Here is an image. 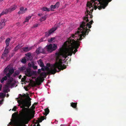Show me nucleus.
<instances>
[{
  "label": "nucleus",
  "mask_w": 126,
  "mask_h": 126,
  "mask_svg": "<svg viewBox=\"0 0 126 126\" xmlns=\"http://www.w3.org/2000/svg\"><path fill=\"white\" fill-rule=\"evenodd\" d=\"M87 26L86 29H87L86 32H85L84 29H82L80 27L78 28V30L74 34L72 35L71 37L68 38L67 40L65 42L63 45V47H61L59 48L58 52L55 53V55H72L73 53L75 54V53L78 51L77 48L79 47V43L80 42L78 41H75L72 38H76L77 40L81 41L83 38L82 37H85L86 35H88L89 32L91 31L90 29H88ZM86 27H83L85 29ZM85 29H86V28Z\"/></svg>",
  "instance_id": "f257e3e1"
},
{
  "label": "nucleus",
  "mask_w": 126,
  "mask_h": 126,
  "mask_svg": "<svg viewBox=\"0 0 126 126\" xmlns=\"http://www.w3.org/2000/svg\"><path fill=\"white\" fill-rule=\"evenodd\" d=\"M61 56H55L56 58L57 62L52 65L50 69H49L47 66L44 67L46 70L47 71V74H54L57 72H59L61 70H63L66 68V66L65 65H62L63 62H65V59L63 60L62 59L60 58Z\"/></svg>",
  "instance_id": "f03ea898"
},
{
  "label": "nucleus",
  "mask_w": 126,
  "mask_h": 126,
  "mask_svg": "<svg viewBox=\"0 0 126 126\" xmlns=\"http://www.w3.org/2000/svg\"><path fill=\"white\" fill-rule=\"evenodd\" d=\"M28 100L26 101H24L23 102L20 100L17 101V102L20 103L23 105V107L24 108L22 109L19 111V116H21L22 118L25 119L26 121H28L31 119L30 115H31L29 113L28 108L25 107H27L29 108L31 105V100L32 99L29 96H28Z\"/></svg>",
  "instance_id": "7ed1b4c3"
},
{
  "label": "nucleus",
  "mask_w": 126,
  "mask_h": 126,
  "mask_svg": "<svg viewBox=\"0 0 126 126\" xmlns=\"http://www.w3.org/2000/svg\"><path fill=\"white\" fill-rule=\"evenodd\" d=\"M109 2L106 1L103 2L99 0H91L90 2H88L87 4V6L88 8L86 9V12L87 9H88L89 10L90 13L92 14L93 10V8L95 10L97 8L99 10H100L102 8L104 9L108 4Z\"/></svg>",
  "instance_id": "20e7f679"
},
{
  "label": "nucleus",
  "mask_w": 126,
  "mask_h": 126,
  "mask_svg": "<svg viewBox=\"0 0 126 126\" xmlns=\"http://www.w3.org/2000/svg\"><path fill=\"white\" fill-rule=\"evenodd\" d=\"M89 10L88 9H87V12H85V16L83 17V21L82 22L81 24H80V27L82 29H84L83 27H85V32L86 33V31H87V29L86 28L87 26H88L89 28H91L92 26L91 25L93 23V20H92L90 22H89L87 24L86 23L89 22V21L90 20L91 18H92L93 17V16L91 14Z\"/></svg>",
  "instance_id": "39448f33"
},
{
  "label": "nucleus",
  "mask_w": 126,
  "mask_h": 126,
  "mask_svg": "<svg viewBox=\"0 0 126 126\" xmlns=\"http://www.w3.org/2000/svg\"><path fill=\"white\" fill-rule=\"evenodd\" d=\"M34 115H30V118L31 119L28 120V121H26L25 119L22 118L21 116H20L21 120L22 121V123H21L17 121L15 119L13 120L12 122L13 123V124L15 126H27L25 125V124H28L29 121L32 119L33 118Z\"/></svg>",
  "instance_id": "423d86ee"
},
{
  "label": "nucleus",
  "mask_w": 126,
  "mask_h": 126,
  "mask_svg": "<svg viewBox=\"0 0 126 126\" xmlns=\"http://www.w3.org/2000/svg\"><path fill=\"white\" fill-rule=\"evenodd\" d=\"M57 45L55 44L52 45L50 44L47 45L45 47L46 49V52L47 54L48 53H51L53 51L55 50L57 48Z\"/></svg>",
  "instance_id": "0eeeda50"
},
{
  "label": "nucleus",
  "mask_w": 126,
  "mask_h": 126,
  "mask_svg": "<svg viewBox=\"0 0 126 126\" xmlns=\"http://www.w3.org/2000/svg\"><path fill=\"white\" fill-rule=\"evenodd\" d=\"M17 6L16 5H13L11 7L8 9L4 10L0 14V17L3 15L7 14L9 12L11 13L14 11L17 8Z\"/></svg>",
  "instance_id": "6e6552de"
},
{
  "label": "nucleus",
  "mask_w": 126,
  "mask_h": 126,
  "mask_svg": "<svg viewBox=\"0 0 126 126\" xmlns=\"http://www.w3.org/2000/svg\"><path fill=\"white\" fill-rule=\"evenodd\" d=\"M13 79L12 77L8 78L6 81V84L5 86L8 88L10 86L12 87L14 86L15 83L13 82Z\"/></svg>",
  "instance_id": "1a4fd4ad"
},
{
  "label": "nucleus",
  "mask_w": 126,
  "mask_h": 126,
  "mask_svg": "<svg viewBox=\"0 0 126 126\" xmlns=\"http://www.w3.org/2000/svg\"><path fill=\"white\" fill-rule=\"evenodd\" d=\"M46 52L45 47L43 48L41 47H39L36 50V52L37 54H39L40 53L44 54H47Z\"/></svg>",
  "instance_id": "9d476101"
},
{
  "label": "nucleus",
  "mask_w": 126,
  "mask_h": 126,
  "mask_svg": "<svg viewBox=\"0 0 126 126\" xmlns=\"http://www.w3.org/2000/svg\"><path fill=\"white\" fill-rule=\"evenodd\" d=\"M25 74L27 76L31 77L33 75L36 74V72L34 71H31L29 68H27L25 71Z\"/></svg>",
  "instance_id": "9b49d317"
},
{
  "label": "nucleus",
  "mask_w": 126,
  "mask_h": 126,
  "mask_svg": "<svg viewBox=\"0 0 126 126\" xmlns=\"http://www.w3.org/2000/svg\"><path fill=\"white\" fill-rule=\"evenodd\" d=\"M46 117L44 116H42L41 118H39L38 119V120H34L33 121V123L35 124H37L39 123H41L42 122L43 120L44 119H46Z\"/></svg>",
  "instance_id": "f8f14e48"
},
{
  "label": "nucleus",
  "mask_w": 126,
  "mask_h": 126,
  "mask_svg": "<svg viewBox=\"0 0 126 126\" xmlns=\"http://www.w3.org/2000/svg\"><path fill=\"white\" fill-rule=\"evenodd\" d=\"M60 5V3L59 2H58L56 3L55 4L53 5H51L50 10L52 11H54V9H55L58 8Z\"/></svg>",
  "instance_id": "ddd939ff"
},
{
  "label": "nucleus",
  "mask_w": 126,
  "mask_h": 126,
  "mask_svg": "<svg viewBox=\"0 0 126 126\" xmlns=\"http://www.w3.org/2000/svg\"><path fill=\"white\" fill-rule=\"evenodd\" d=\"M6 20L5 18L2 19L0 22V29H1L4 27L5 25V22L6 21Z\"/></svg>",
  "instance_id": "4468645a"
},
{
  "label": "nucleus",
  "mask_w": 126,
  "mask_h": 126,
  "mask_svg": "<svg viewBox=\"0 0 126 126\" xmlns=\"http://www.w3.org/2000/svg\"><path fill=\"white\" fill-rule=\"evenodd\" d=\"M57 29V28L55 27L51 29L48 33H46V36H48L51 33L54 32Z\"/></svg>",
  "instance_id": "2eb2a0df"
},
{
  "label": "nucleus",
  "mask_w": 126,
  "mask_h": 126,
  "mask_svg": "<svg viewBox=\"0 0 126 126\" xmlns=\"http://www.w3.org/2000/svg\"><path fill=\"white\" fill-rule=\"evenodd\" d=\"M27 10V8H26L24 9L23 7H21L20 8V11L18 12V14L19 15L24 14L25 12Z\"/></svg>",
  "instance_id": "dca6fc26"
},
{
  "label": "nucleus",
  "mask_w": 126,
  "mask_h": 126,
  "mask_svg": "<svg viewBox=\"0 0 126 126\" xmlns=\"http://www.w3.org/2000/svg\"><path fill=\"white\" fill-rule=\"evenodd\" d=\"M35 81L38 85H40L41 82H43L42 79L39 77H37L35 79Z\"/></svg>",
  "instance_id": "f3484780"
},
{
  "label": "nucleus",
  "mask_w": 126,
  "mask_h": 126,
  "mask_svg": "<svg viewBox=\"0 0 126 126\" xmlns=\"http://www.w3.org/2000/svg\"><path fill=\"white\" fill-rule=\"evenodd\" d=\"M32 47H23L22 48V49L24 52H27L31 50L32 49Z\"/></svg>",
  "instance_id": "a211bd4d"
},
{
  "label": "nucleus",
  "mask_w": 126,
  "mask_h": 126,
  "mask_svg": "<svg viewBox=\"0 0 126 126\" xmlns=\"http://www.w3.org/2000/svg\"><path fill=\"white\" fill-rule=\"evenodd\" d=\"M77 102L74 103L72 102L70 103V106L72 108L75 109L76 110H77Z\"/></svg>",
  "instance_id": "6ab92c4d"
},
{
  "label": "nucleus",
  "mask_w": 126,
  "mask_h": 126,
  "mask_svg": "<svg viewBox=\"0 0 126 126\" xmlns=\"http://www.w3.org/2000/svg\"><path fill=\"white\" fill-rule=\"evenodd\" d=\"M31 56H26L22 59L21 60V62L24 63H26V58H30Z\"/></svg>",
  "instance_id": "aec40b11"
},
{
  "label": "nucleus",
  "mask_w": 126,
  "mask_h": 126,
  "mask_svg": "<svg viewBox=\"0 0 126 126\" xmlns=\"http://www.w3.org/2000/svg\"><path fill=\"white\" fill-rule=\"evenodd\" d=\"M23 46V45L22 44H19L15 47L14 50L15 51H16Z\"/></svg>",
  "instance_id": "412c9836"
},
{
  "label": "nucleus",
  "mask_w": 126,
  "mask_h": 126,
  "mask_svg": "<svg viewBox=\"0 0 126 126\" xmlns=\"http://www.w3.org/2000/svg\"><path fill=\"white\" fill-rule=\"evenodd\" d=\"M19 98H20L21 100H23L24 98H25L27 96V95L24 94H23L21 95V94H19Z\"/></svg>",
  "instance_id": "4be33fe9"
},
{
  "label": "nucleus",
  "mask_w": 126,
  "mask_h": 126,
  "mask_svg": "<svg viewBox=\"0 0 126 126\" xmlns=\"http://www.w3.org/2000/svg\"><path fill=\"white\" fill-rule=\"evenodd\" d=\"M38 63L40 67H43L44 66V64L41 59L39 60V61H38Z\"/></svg>",
  "instance_id": "5701e85b"
},
{
  "label": "nucleus",
  "mask_w": 126,
  "mask_h": 126,
  "mask_svg": "<svg viewBox=\"0 0 126 126\" xmlns=\"http://www.w3.org/2000/svg\"><path fill=\"white\" fill-rule=\"evenodd\" d=\"M45 112L43 113V114L46 116L49 113V110L48 108H47L45 110Z\"/></svg>",
  "instance_id": "b1692460"
},
{
  "label": "nucleus",
  "mask_w": 126,
  "mask_h": 126,
  "mask_svg": "<svg viewBox=\"0 0 126 126\" xmlns=\"http://www.w3.org/2000/svg\"><path fill=\"white\" fill-rule=\"evenodd\" d=\"M26 69V67L25 66H22V67L18 68V69L20 70V71H24Z\"/></svg>",
  "instance_id": "393cba45"
},
{
  "label": "nucleus",
  "mask_w": 126,
  "mask_h": 126,
  "mask_svg": "<svg viewBox=\"0 0 126 126\" xmlns=\"http://www.w3.org/2000/svg\"><path fill=\"white\" fill-rule=\"evenodd\" d=\"M7 79L8 78L6 76H5L2 77V79L0 80L1 83H3L4 81L7 80Z\"/></svg>",
  "instance_id": "a878e982"
},
{
  "label": "nucleus",
  "mask_w": 126,
  "mask_h": 126,
  "mask_svg": "<svg viewBox=\"0 0 126 126\" xmlns=\"http://www.w3.org/2000/svg\"><path fill=\"white\" fill-rule=\"evenodd\" d=\"M10 39V38H7L5 40V43L6 47H8L9 45Z\"/></svg>",
  "instance_id": "bb28decb"
},
{
  "label": "nucleus",
  "mask_w": 126,
  "mask_h": 126,
  "mask_svg": "<svg viewBox=\"0 0 126 126\" xmlns=\"http://www.w3.org/2000/svg\"><path fill=\"white\" fill-rule=\"evenodd\" d=\"M9 68L8 66L6 67L3 71L4 74H5L8 71Z\"/></svg>",
  "instance_id": "cd10ccee"
},
{
  "label": "nucleus",
  "mask_w": 126,
  "mask_h": 126,
  "mask_svg": "<svg viewBox=\"0 0 126 126\" xmlns=\"http://www.w3.org/2000/svg\"><path fill=\"white\" fill-rule=\"evenodd\" d=\"M9 52V51L8 49H6V48L2 55H3V54L7 55Z\"/></svg>",
  "instance_id": "c85d7f7f"
},
{
  "label": "nucleus",
  "mask_w": 126,
  "mask_h": 126,
  "mask_svg": "<svg viewBox=\"0 0 126 126\" xmlns=\"http://www.w3.org/2000/svg\"><path fill=\"white\" fill-rule=\"evenodd\" d=\"M42 10L44 11H47L49 12L50 10H49V9L46 7H43L42 9Z\"/></svg>",
  "instance_id": "c756f323"
},
{
  "label": "nucleus",
  "mask_w": 126,
  "mask_h": 126,
  "mask_svg": "<svg viewBox=\"0 0 126 126\" xmlns=\"http://www.w3.org/2000/svg\"><path fill=\"white\" fill-rule=\"evenodd\" d=\"M14 70L13 69H10L9 71L8 72L11 75L14 73Z\"/></svg>",
  "instance_id": "7c9ffc66"
},
{
  "label": "nucleus",
  "mask_w": 126,
  "mask_h": 126,
  "mask_svg": "<svg viewBox=\"0 0 126 126\" xmlns=\"http://www.w3.org/2000/svg\"><path fill=\"white\" fill-rule=\"evenodd\" d=\"M46 17L45 16H42L40 18V20L41 22H42L45 20L46 19Z\"/></svg>",
  "instance_id": "2f4dec72"
},
{
  "label": "nucleus",
  "mask_w": 126,
  "mask_h": 126,
  "mask_svg": "<svg viewBox=\"0 0 126 126\" xmlns=\"http://www.w3.org/2000/svg\"><path fill=\"white\" fill-rule=\"evenodd\" d=\"M7 56H1V58L3 59L5 61H7L8 60V59H7Z\"/></svg>",
  "instance_id": "473e14b6"
},
{
  "label": "nucleus",
  "mask_w": 126,
  "mask_h": 126,
  "mask_svg": "<svg viewBox=\"0 0 126 126\" xmlns=\"http://www.w3.org/2000/svg\"><path fill=\"white\" fill-rule=\"evenodd\" d=\"M41 76H43L45 78L47 76L46 73L45 72L42 73L41 74Z\"/></svg>",
  "instance_id": "72a5a7b5"
},
{
  "label": "nucleus",
  "mask_w": 126,
  "mask_h": 126,
  "mask_svg": "<svg viewBox=\"0 0 126 126\" xmlns=\"http://www.w3.org/2000/svg\"><path fill=\"white\" fill-rule=\"evenodd\" d=\"M5 75H6V76H6L7 78H9L11 77H10L11 75L9 72L7 73Z\"/></svg>",
  "instance_id": "f704fd0d"
},
{
  "label": "nucleus",
  "mask_w": 126,
  "mask_h": 126,
  "mask_svg": "<svg viewBox=\"0 0 126 126\" xmlns=\"http://www.w3.org/2000/svg\"><path fill=\"white\" fill-rule=\"evenodd\" d=\"M19 73V71H15V74L14 75V77H15L16 75H18Z\"/></svg>",
  "instance_id": "c9c22d12"
},
{
  "label": "nucleus",
  "mask_w": 126,
  "mask_h": 126,
  "mask_svg": "<svg viewBox=\"0 0 126 126\" xmlns=\"http://www.w3.org/2000/svg\"><path fill=\"white\" fill-rule=\"evenodd\" d=\"M4 38L3 36H1L0 38V42H1L3 40H4Z\"/></svg>",
  "instance_id": "e433bc0d"
},
{
  "label": "nucleus",
  "mask_w": 126,
  "mask_h": 126,
  "mask_svg": "<svg viewBox=\"0 0 126 126\" xmlns=\"http://www.w3.org/2000/svg\"><path fill=\"white\" fill-rule=\"evenodd\" d=\"M4 96V94L2 93H0V97H3Z\"/></svg>",
  "instance_id": "4c0bfd02"
},
{
  "label": "nucleus",
  "mask_w": 126,
  "mask_h": 126,
  "mask_svg": "<svg viewBox=\"0 0 126 126\" xmlns=\"http://www.w3.org/2000/svg\"><path fill=\"white\" fill-rule=\"evenodd\" d=\"M17 109V108L16 107V106H14L12 110V111H16V109Z\"/></svg>",
  "instance_id": "58836bf2"
},
{
  "label": "nucleus",
  "mask_w": 126,
  "mask_h": 126,
  "mask_svg": "<svg viewBox=\"0 0 126 126\" xmlns=\"http://www.w3.org/2000/svg\"><path fill=\"white\" fill-rule=\"evenodd\" d=\"M54 38H50V39L49 40H48V42H52L53 40H54Z\"/></svg>",
  "instance_id": "ea45409f"
},
{
  "label": "nucleus",
  "mask_w": 126,
  "mask_h": 126,
  "mask_svg": "<svg viewBox=\"0 0 126 126\" xmlns=\"http://www.w3.org/2000/svg\"><path fill=\"white\" fill-rule=\"evenodd\" d=\"M31 67H32L34 69H37V66L34 65L32 67L31 66Z\"/></svg>",
  "instance_id": "a19ab883"
},
{
  "label": "nucleus",
  "mask_w": 126,
  "mask_h": 126,
  "mask_svg": "<svg viewBox=\"0 0 126 126\" xmlns=\"http://www.w3.org/2000/svg\"><path fill=\"white\" fill-rule=\"evenodd\" d=\"M29 19L26 17L25 21L23 22V23H24L26 22H28Z\"/></svg>",
  "instance_id": "79ce46f5"
},
{
  "label": "nucleus",
  "mask_w": 126,
  "mask_h": 126,
  "mask_svg": "<svg viewBox=\"0 0 126 126\" xmlns=\"http://www.w3.org/2000/svg\"><path fill=\"white\" fill-rule=\"evenodd\" d=\"M17 114V113H16L15 112L14 113H13L12 115V116H14L15 117Z\"/></svg>",
  "instance_id": "37998d69"
},
{
  "label": "nucleus",
  "mask_w": 126,
  "mask_h": 126,
  "mask_svg": "<svg viewBox=\"0 0 126 126\" xmlns=\"http://www.w3.org/2000/svg\"><path fill=\"white\" fill-rule=\"evenodd\" d=\"M38 24H34L33 25V27L34 28H35L38 26Z\"/></svg>",
  "instance_id": "c03bdc74"
},
{
  "label": "nucleus",
  "mask_w": 126,
  "mask_h": 126,
  "mask_svg": "<svg viewBox=\"0 0 126 126\" xmlns=\"http://www.w3.org/2000/svg\"><path fill=\"white\" fill-rule=\"evenodd\" d=\"M46 66L49 68V67H50V66L51 65L50 63H48L47 64Z\"/></svg>",
  "instance_id": "a18cd8bd"
},
{
  "label": "nucleus",
  "mask_w": 126,
  "mask_h": 126,
  "mask_svg": "<svg viewBox=\"0 0 126 126\" xmlns=\"http://www.w3.org/2000/svg\"><path fill=\"white\" fill-rule=\"evenodd\" d=\"M41 70L40 69H39L38 70V73L39 74H40L41 72Z\"/></svg>",
  "instance_id": "49530a36"
},
{
  "label": "nucleus",
  "mask_w": 126,
  "mask_h": 126,
  "mask_svg": "<svg viewBox=\"0 0 126 126\" xmlns=\"http://www.w3.org/2000/svg\"><path fill=\"white\" fill-rule=\"evenodd\" d=\"M41 70L43 71H44L45 70V68L44 67H42L41 68Z\"/></svg>",
  "instance_id": "de8ad7c7"
},
{
  "label": "nucleus",
  "mask_w": 126,
  "mask_h": 126,
  "mask_svg": "<svg viewBox=\"0 0 126 126\" xmlns=\"http://www.w3.org/2000/svg\"><path fill=\"white\" fill-rule=\"evenodd\" d=\"M31 108H32V109H34L35 108V106H34V104L32 105L31 107Z\"/></svg>",
  "instance_id": "09e8293b"
},
{
  "label": "nucleus",
  "mask_w": 126,
  "mask_h": 126,
  "mask_svg": "<svg viewBox=\"0 0 126 126\" xmlns=\"http://www.w3.org/2000/svg\"><path fill=\"white\" fill-rule=\"evenodd\" d=\"M3 92L4 93H7L8 92V91L7 89L4 90Z\"/></svg>",
  "instance_id": "8fccbe9b"
},
{
  "label": "nucleus",
  "mask_w": 126,
  "mask_h": 126,
  "mask_svg": "<svg viewBox=\"0 0 126 126\" xmlns=\"http://www.w3.org/2000/svg\"><path fill=\"white\" fill-rule=\"evenodd\" d=\"M45 40H44V39L43 38H42L41 39H40V42H42L44 41H45Z\"/></svg>",
  "instance_id": "3c124183"
},
{
  "label": "nucleus",
  "mask_w": 126,
  "mask_h": 126,
  "mask_svg": "<svg viewBox=\"0 0 126 126\" xmlns=\"http://www.w3.org/2000/svg\"><path fill=\"white\" fill-rule=\"evenodd\" d=\"M31 55V53L30 52H29L27 54H25V55Z\"/></svg>",
  "instance_id": "603ef678"
},
{
  "label": "nucleus",
  "mask_w": 126,
  "mask_h": 126,
  "mask_svg": "<svg viewBox=\"0 0 126 126\" xmlns=\"http://www.w3.org/2000/svg\"><path fill=\"white\" fill-rule=\"evenodd\" d=\"M62 56L64 58H66V57H67L68 56Z\"/></svg>",
  "instance_id": "864d4df0"
},
{
  "label": "nucleus",
  "mask_w": 126,
  "mask_h": 126,
  "mask_svg": "<svg viewBox=\"0 0 126 126\" xmlns=\"http://www.w3.org/2000/svg\"><path fill=\"white\" fill-rule=\"evenodd\" d=\"M24 88L26 91H28V89H27V87H24Z\"/></svg>",
  "instance_id": "5fc2aeb1"
},
{
  "label": "nucleus",
  "mask_w": 126,
  "mask_h": 126,
  "mask_svg": "<svg viewBox=\"0 0 126 126\" xmlns=\"http://www.w3.org/2000/svg\"><path fill=\"white\" fill-rule=\"evenodd\" d=\"M27 17L29 20V19H31V16H29L28 17Z\"/></svg>",
  "instance_id": "6e6d98bb"
},
{
  "label": "nucleus",
  "mask_w": 126,
  "mask_h": 126,
  "mask_svg": "<svg viewBox=\"0 0 126 126\" xmlns=\"http://www.w3.org/2000/svg\"><path fill=\"white\" fill-rule=\"evenodd\" d=\"M42 15V14H38V15L39 16H41Z\"/></svg>",
  "instance_id": "4d7b16f0"
},
{
  "label": "nucleus",
  "mask_w": 126,
  "mask_h": 126,
  "mask_svg": "<svg viewBox=\"0 0 126 126\" xmlns=\"http://www.w3.org/2000/svg\"><path fill=\"white\" fill-rule=\"evenodd\" d=\"M2 101H3V100H1V101H0V105L2 104Z\"/></svg>",
  "instance_id": "13d9d810"
},
{
  "label": "nucleus",
  "mask_w": 126,
  "mask_h": 126,
  "mask_svg": "<svg viewBox=\"0 0 126 126\" xmlns=\"http://www.w3.org/2000/svg\"><path fill=\"white\" fill-rule=\"evenodd\" d=\"M2 87V85L1 84H0V90H1Z\"/></svg>",
  "instance_id": "bf43d9fd"
},
{
  "label": "nucleus",
  "mask_w": 126,
  "mask_h": 126,
  "mask_svg": "<svg viewBox=\"0 0 126 126\" xmlns=\"http://www.w3.org/2000/svg\"><path fill=\"white\" fill-rule=\"evenodd\" d=\"M16 25L17 26H19V25H20V24H19V22L18 23H17L16 24Z\"/></svg>",
  "instance_id": "052dcab7"
},
{
  "label": "nucleus",
  "mask_w": 126,
  "mask_h": 126,
  "mask_svg": "<svg viewBox=\"0 0 126 126\" xmlns=\"http://www.w3.org/2000/svg\"><path fill=\"white\" fill-rule=\"evenodd\" d=\"M21 75H20L19 77V79H20L21 77Z\"/></svg>",
  "instance_id": "680f3d73"
},
{
  "label": "nucleus",
  "mask_w": 126,
  "mask_h": 126,
  "mask_svg": "<svg viewBox=\"0 0 126 126\" xmlns=\"http://www.w3.org/2000/svg\"><path fill=\"white\" fill-rule=\"evenodd\" d=\"M37 126H40V125L39 124V123H38L37 124Z\"/></svg>",
  "instance_id": "e2e57ef3"
},
{
  "label": "nucleus",
  "mask_w": 126,
  "mask_h": 126,
  "mask_svg": "<svg viewBox=\"0 0 126 126\" xmlns=\"http://www.w3.org/2000/svg\"><path fill=\"white\" fill-rule=\"evenodd\" d=\"M9 124L10 125H11L12 124V122H10L9 123Z\"/></svg>",
  "instance_id": "0e129e2a"
},
{
  "label": "nucleus",
  "mask_w": 126,
  "mask_h": 126,
  "mask_svg": "<svg viewBox=\"0 0 126 126\" xmlns=\"http://www.w3.org/2000/svg\"><path fill=\"white\" fill-rule=\"evenodd\" d=\"M34 105H36L37 104V103H35L34 104Z\"/></svg>",
  "instance_id": "69168bd1"
},
{
  "label": "nucleus",
  "mask_w": 126,
  "mask_h": 126,
  "mask_svg": "<svg viewBox=\"0 0 126 126\" xmlns=\"http://www.w3.org/2000/svg\"><path fill=\"white\" fill-rule=\"evenodd\" d=\"M9 96V94H7V97H8Z\"/></svg>",
  "instance_id": "338daca9"
},
{
  "label": "nucleus",
  "mask_w": 126,
  "mask_h": 126,
  "mask_svg": "<svg viewBox=\"0 0 126 126\" xmlns=\"http://www.w3.org/2000/svg\"><path fill=\"white\" fill-rule=\"evenodd\" d=\"M33 126H36V125L35 124H34V125Z\"/></svg>",
  "instance_id": "774afa93"
}]
</instances>
